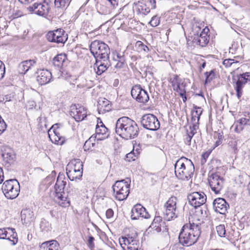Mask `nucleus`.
<instances>
[{
    "label": "nucleus",
    "instance_id": "f257e3e1",
    "mask_svg": "<svg viewBox=\"0 0 250 250\" xmlns=\"http://www.w3.org/2000/svg\"><path fill=\"white\" fill-rule=\"evenodd\" d=\"M115 131L122 138L129 140L138 136L139 128L134 121L127 117L124 116L119 118L117 121Z\"/></svg>",
    "mask_w": 250,
    "mask_h": 250
},
{
    "label": "nucleus",
    "instance_id": "f03ea898",
    "mask_svg": "<svg viewBox=\"0 0 250 250\" xmlns=\"http://www.w3.org/2000/svg\"><path fill=\"white\" fill-rule=\"evenodd\" d=\"M200 223L193 222L184 225L179 233V242L185 246H190L198 240L200 234Z\"/></svg>",
    "mask_w": 250,
    "mask_h": 250
},
{
    "label": "nucleus",
    "instance_id": "7ed1b4c3",
    "mask_svg": "<svg viewBox=\"0 0 250 250\" xmlns=\"http://www.w3.org/2000/svg\"><path fill=\"white\" fill-rule=\"evenodd\" d=\"M175 173L177 178L183 180H188L191 178L194 171V166L189 159L182 157L174 165Z\"/></svg>",
    "mask_w": 250,
    "mask_h": 250
},
{
    "label": "nucleus",
    "instance_id": "20e7f679",
    "mask_svg": "<svg viewBox=\"0 0 250 250\" xmlns=\"http://www.w3.org/2000/svg\"><path fill=\"white\" fill-rule=\"evenodd\" d=\"M66 185V181L63 174H59L54 188L55 190V199L58 204L62 207H68L70 200L68 199V194L64 192V189Z\"/></svg>",
    "mask_w": 250,
    "mask_h": 250
},
{
    "label": "nucleus",
    "instance_id": "39448f33",
    "mask_svg": "<svg viewBox=\"0 0 250 250\" xmlns=\"http://www.w3.org/2000/svg\"><path fill=\"white\" fill-rule=\"evenodd\" d=\"M130 178L117 181L112 186L115 198L119 201L125 199L129 193Z\"/></svg>",
    "mask_w": 250,
    "mask_h": 250
},
{
    "label": "nucleus",
    "instance_id": "423d86ee",
    "mask_svg": "<svg viewBox=\"0 0 250 250\" xmlns=\"http://www.w3.org/2000/svg\"><path fill=\"white\" fill-rule=\"evenodd\" d=\"M1 190L5 197L9 199L16 198L20 191V186L16 179L5 181L2 184Z\"/></svg>",
    "mask_w": 250,
    "mask_h": 250
},
{
    "label": "nucleus",
    "instance_id": "0eeeda50",
    "mask_svg": "<svg viewBox=\"0 0 250 250\" xmlns=\"http://www.w3.org/2000/svg\"><path fill=\"white\" fill-rule=\"evenodd\" d=\"M90 50L95 58H109V48L108 45L103 42L99 40L92 42L90 46Z\"/></svg>",
    "mask_w": 250,
    "mask_h": 250
},
{
    "label": "nucleus",
    "instance_id": "6e6552de",
    "mask_svg": "<svg viewBox=\"0 0 250 250\" xmlns=\"http://www.w3.org/2000/svg\"><path fill=\"white\" fill-rule=\"evenodd\" d=\"M177 199L175 196H171L164 205L163 215L164 219L171 221L177 218L176 204Z\"/></svg>",
    "mask_w": 250,
    "mask_h": 250
},
{
    "label": "nucleus",
    "instance_id": "1a4fd4ad",
    "mask_svg": "<svg viewBox=\"0 0 250 250\" xmlns=\"http://www.w3.org/2000/svg\"><path fill=\"white\" fill-rule=\"evenodd\" d=\"M141 124L146 129L157 130L160 127V122L157 118L153 114L144 115L141 120Z\"/></svg>",
    "mask_w": 250,
    "mask_h": 250
},
{
    "label": "nucleus",
    "instance_id": "9d476101",
    "mask_svg": "<svg viewBox=\"0 0 250 250\" xmlns=\"http://www.w3.org/2000/svg\"><path fill=\"white\" fill-rule=\"evenodd\" d=\"M131 94L133 99L141 103L146 104L149 100L147 92L142 88L140 85L133 86L131 90Z\"/></svg>",
    "mask_w": 250,
    "mask_h": 250
},
{
    "label": "nucleus",
    "instance_id": "9b49d317",
    "mask_svg": "<svg viewBox=\"0 0 250 250\" xmlns=\"http://www.w3.org/2000/svg\"><path fill=\"white\" fill-rule=\"evenodd\" d=\"M208 181L212 190L216 194L219 193L223 187L224 183L223 178L217 173H214L208 176Z\"/></svg>",
    "mask_w": 250,
    "mask_h": 250
},
{
    "label": "nucleus",
    "instance_id": "f8f14e48",
    "mask_svg": "<svg viewBox=\"0 0 250 250\" xmlns=\"http://www.w3.org/2000/svg\"><path fill=\"white\" fill-rule=\"evenodd\" d=\"M46 38L49 42L57 43H64L67 39V35L62 29H58L48 32L46 35Z\"/></svg>",
    "mask_w": 250,
    "mask_h": 250
},
{
    "label": "nucleus",
    "instance_id": "ddd939ff",
    "mask_svg": "<svg viewBox=\"0 0 250 250\" xmlns=\"http://www.w3.org/2000/svg\"><path fill=\"white\" fill-rule=\"evenodd\" d=\"M189 203L195 208L204 205L207 200L205 194L203 192H194L188 195Z\"/></svg>",
    "mask_w": 250,
    "mask_h": 250
},
{
    "label": "nucleus",
    "instance_id": "4468645a",
    "mask_svg": "<svg viewBox=\"0 0 250 250\" xmlns=\"http://www.w3.org/2000/svg\"><path fill=\"white\" fill-rule=\"evenodd\" d=\"M149 229H151L154 232L159 233L162 232L164 235L168 234V228L165 222L163 221L160 216H156L153 219Z\"/></svg>",
    "mask_w": 250,
    "mask_h": 250
},
{
    "label": "nucleus",
    "instance_id": "2eb2a0df",
    "mask_svg": "<svg viewBox=\"0 0 250 250\" xmlns=\"http://www.w3.org/2000/svg\"><path fill=\"white\" fill-rule=\"evenodd\" d=\"M173 89L178 92L180 96L183 95L186 92V83L184 79H181L178 76L174 75L170 80Z\"/></svg>",
    "mask_w": 250,
    "mask_h": 250
},
{
    "label": "nucleus",
    "instance_id": "dca6fc26",
    "mask_svg": "<svg viewBox=\"0 0 250 250\" xmlns=\"http://www.w3.org/2000/svg\"><path fill=\"white\" fill-rule=\"evenodd\" d=\"M70 114L77 122L83 121L87 116L86 110L79 104L72 105L70 107Z\"/></svg>",
    "mask_w": 250,
    "mask_h": 250
},
{
    "label": "nucleus",
    "instance_id": "f3484780",
    "mask_svg": "<svg viewBox=\"0 0 250 250\" xmlns=\"http://www.w3.org/2000/svg\"><path fill=\"white\" fill-rule=\"evenodd\" d=\"M59 124H56L52 126L48 131L50 139L57 145H62L64 138L62 137L60 132Z\"/></svg>",
    "mask_w": 250,
    "mask_h": 250
},
{
    "label": "nucleus",
    "instance_id": "a211bd4d",
    "mask_svg": "<svg viewBox=\"0 0 250 250\" xmlns=\"http://www.w3.org/2000/svg\"><path fill=\"white\" fill-rule=\"evenodd\" d=\"M28 9L30 12H34L39 16H45L48 14L49 6L45 1L43 3L36 2L32 6H29Z\"/></svg>",
    "mask_w": 250,
    "mask_h": 250
},
{
    "label": "nucleus",
    "instance_id": "6ab92c4d",
    "mask_svg": "<svg viewBox=\"0 0 250 250\" xmlns=\"http://www.w3.org/2000/svg\"><path fill=\"white\" fill-rule=\"evenodd\" d=\"M150 217V215L146 211V209L141 204L135 205L131 210V218L132 220H137L140 217L148 219Z\"/></svg>",
    "mask_w": 250,
    "mask_h": 250
},
{
    "label": "nucleus",
    "instance_id": "aec40b11",
    "mask_svg": "<svg viewBox=\"0 0 250 250\" xmlns=\"http://www.w3.org/2000/svg\"><path fill=\"white\" fill-rule=\"evenodd\" d=\"M208 28L206 27L203 29L199 36L194 37L192 42L195 46L199 45L203 47L208 44L209 42V36L208 35Z\"/></svg>",
    "mask_w": 250,
    "mask_h": 250
},
{
    "label": "nucleus",
    "instance_id": "412c9836",
    "mask_svg": "<svg viewBox=\"0 0 250 250\" xmlns=\"http://www.w3.org/2000/svg\"><path fill=\"white\" fill-rule=\"evenodd\" d=\"M96 61L94 64V67L96 71V73L100 75L111 65L109 58L99 59L96 58Z\"/></svg>",
    "mask_w": 250,
    "mask_h": 250
},
{
    "label": "nucleus",
    "instance_id": "4be33fe9",
    "mask_svg": "<svg viewBox=\"0 0 250 250\" xmlns=\"http://www.w3.org/2000/svg\"><path fill=\"white\" fill-rule=\"evenodd\" d=\"M213 206L216 212L222 214H225L229 208V204L224 199L222 198L215 199L213 203Z\"/></svg>",
    "mask_w": 250,
    "mask_h": 250
},
{
    "label": "nucleus",
    "instance_id": "5701e85b",
    "mask_svg": "<svg viewBox=\"0 0 250 250\" xmlns=\"http://www.w3.org/2000/svg\"><path fill=\"white\" fill-rule=\"evenodd\" d=\"M250 125V116L249 114L245 115L237 122H234L231 126L235 132L240 133L243 130L245 126Z\"/></svg>",
    "mask_w": 250,
    "mask_h": 250
},
{
    "label": "nucleus",
    "instance_id": "b1692460",
    "mask_svg": "<svg viewBox=\"0 0 250 250\" xmlns=\"http://www.w3.org/2000/svg\"><path fill=\"white\" fill-rule=\"evenodd\" d=\"M37 80L41 85L49 83L52 79L51 73L47 69H42L37 72Z\"/></svg>",
    "mask_w": 250,
    "mask_h": 250
},
{
    "label": "nucleus",
    "instance_id": "393cba45",
    "mask_svg": "<svg viewBox=\"0 0 250 250\" xmlns=\"http://www.w3.org/2000/svg\"><path fill=\"white\" fill-rule=\"evenodd\" d=\"M7 234H11V236H12V245L13 246L15 245L18 241V235L15 231V229L10 228L0 229V239H6Z\"/></svg>",
    "mask_w": 250,
    "mask_h": 250
},
{
    "label": "nucleus",
    "instance_id": "a878e982",
    "mask_svg": "<svg viewBox=\"0 0 250 250\" xmlns=\"http://www.w3.org/2000/svg\"><path fill=\"white\" fill-rule=\"evenodd\" d=\"M97 108L100 114H104L106 112L109 111L111 109L110 102L105 98H99L98 102Z\"/></svg>",
    "mask_w": 250,
    "mask_h": 250
},
{
    "label": "nucleus",
    "instance_id": "bb28decb",
    "mask_svg": "<svg viewBox=\"0 0 250 250\" xmlns=\"http://www.w3.org/2000/svg\"><path fill=\"white\" fill-rule=\"evenodd\" d=\"M101 125H97L95 129L96 135L95 138L97 140H102L107 138L109 135L108 129L105 125L101 123Z\"/></svg>",
    "mask_w": 250,
    "mask_h": 250
},
{
    "label": "nucleus",
    "instance_id": "cd10ccee",
    "mask_svg": "<svg viewBox=\"0 0 250 250\" xmlns=\"http://www.w3.org/2000/svg\"><path fill=\"white\" fill-rule=\"evenodd\" d=\"M21 221L26 225L30 224L35 220L33 212L29 209H23L21 211Z\"/></svg>",
    "mask_w": 250,
    "mask_h": 250
},
{
    "label": "nucleus",
    "instance_id": "c85d7f7f",
    "mask_svg": "<svg viewBox=\"0 0 250 250\" xmlns=\"http://www.w3.org/2000/svg\"><path fill=\"white\" fill-rule=\"evenodd\" d=\"M36 62L34 60H28L21 62L18 65V72L20 74H25L28 70L33 66Z\"/></svg>",
    "mask_w": 250,
    "mask_h": 250
},
{
    "label": "nucleus",
    "instance_id": "c756f323",
    "mask_svg": "<svg viewBox=\"0 0 250 250\" xmlns=\"http://www.w3.org/2000/svg\"><path fill=\"white\" fill-rule=\"evenodd\" d=\"M67 168H73L77 170L79 174H83V165L79 159H74L67 165Z\"/></svg>",
    "mask_w": 250,
    "mask_h": 250
},
{
    "label": "nucleus",
    "instance_id": "7c9ffc66",
    "mask_svg": "<svg viewBox=\"0 0 250 250\" xmlns=\"http://www.w3.org/2000/svg\"><path fill=\"white\" fill-rule=\"evenodd\" d=\"M236 81L233 84L234 88L236 92V95L238 99L240 98L243 94V88L246 83L245 81H243L239 77H237Z\"/></svg>",
    "mask_w": 250,
    "mask_h": 250
},
{
    "label": "nucleus",
    "instance_id": "2f4dec72",
    "mask_svg": "<svg viewBox=\"0 0 250 250\" xmlns=\"http://www.w3.org/2000/svg\"><path fill=\"white\" fill-rule=\"evenodd\" d=\"M66 59V55L65 54H60L57 55L53 60V63L54 66L61 68Z\"/></svg>",
    "mask_w": 250,
    "mask_h": 250
},
{
    "label": "nucleus",
    "instance_id": "473e14b6",
    "mask_svg": "<svg viewBox=\"0 0 250 250\" xmlns=\"http://www.w3.org/2000/svg\"><path fill=\"white\" fill-rule=\"evenodd\" d=\"M120 242L121 243V246L122 245V242L124 243L125 245H127V249L129 246L137 247L136 240L134 237H133L132 236H130L129 235H127V237H122V240H120Z\"/></svg>",
    "mask_w": 250,
    "mask_h": 250
},
{
    "label": "nucleus",
    "instance_id": "72a5a7b5",
    "mask_svg": "<svg viewBox=\"0 0 250 250\" xmlns=\"http://www.w3.org/2000/svg\"><path fill=\"white\" fill-rule=\"evenodd\" d=\"M202 112L203 109L201 107L194 105L193 109L191 111V121H197L199 122Z\"/></svg>",
    "mask_w": 250,
    "mask_h": 250
},
{
    "label": "nucleus",
    "instance_id": "f704fd0d",
    "mask_svg": "<svg viewBox=\"0 0 250 250\" xmlns=\"http://www.w3.org/2000/svg\"><path fill=\"white\" fill-rule=\"evenodd\" d=\"M42 247L44 248H46L48 250H59L60 248L59 244L57 241L54 240L43 243Z\"/></svg>",
    "mask_w": 250,
    "mask_h": 250
},
{
    "label": "nucleus",
    "instance_id": "c9c22d12",
    "mask_svg": "<svg viewBox=\"0 0 250 250\" xmlns=\"http://www.w3.org/2000/svg\"><path fill=\"white\" fill-rule=\"evenodd\" d=\"M66 174L67 175L69 179L73 181L75 179H79L82 176L83 174H79L77 173L78 171L75 169H73V168H67V167L66 168Z\"/></svg>",
    "mask_w": 250,
    "mask_h": 250
},
{
    "label": "nucleus",
    "instance_id": "e433bc0d",
    "mask_svg": "<svg viewBox=\"0 0 250 250\" xmlns=\"http://www.w3.org/2000/svg\"><path fill=\"white\" fill-rule=\"evenodd\" d=\"M135 46L138 52L146 53L149 51V48L141 41H137Z\"/></svg>",
    "mask_w": 250,
    "mask_h": 250
},
{
    "label": "nucleus",
    "instance_id": "4c0bfd02",
    "mask_svg": "<svg viewBox=\"0 0 250 250\" xmlns=\"http://www.w3.org/2000/svg\"><path fill=\"white\" fill-rule=\"evenodd\" d=\"M95 137H94L93 136H92L91 137H90L88 140H87L84 143L83 146V148L84 150H89L92 148V147H94L95 143L93 142L95 141Z\"/></svg>",
    "mask_w": 250,
    "mask_h": 250
},
{
    "label": "nucleus",
    "instance_id": "58836bf2",
    "mask_svg": "<svg viewBox=\"0 0 250 250\" xmlns=\"http://www.w3.org/2000/svg\"><path fill=\"white\" fill-rule=\"evenodd\" d=\"M67 190L68 193L70 195L75 194L78 190V184L76 183H69Z\"/></svg>",
    "mask_w": 250,
    "mask_h": 250
},
{
    "label": "nucleus",
    "instance_id": "ea45409f",
    "mask_svg": "<svg viewBox=\"0 0 250 250\" xmlns=\"http://www.w3.org/2000/svg\"><path fill=\"white\" fill-rule=\"evenodd\" d=\"M125 60V57L124 55H122L120 53L115 51L112 53V60L114 62H118L121 60Z\"/></svg>",
    "mask_w": 250,
    "mask_h": 250
},
{
    "label": "nucleus",
    "instance_id": "a19ab883",
    "mask_svg": "<svg viewBox=\"0 0 250 250\" xmlns=\"http://www.w3.org/2000/svg\"><path fill=\"white\" fill-rule=\"evenodd\" d=\"M70 1V0H55L54 4L56 7L59 8L68 6Z\"/></svg>",
    "mask_w": 250,
    "mask_h": 250
},
{
    "label": "nucleus",
    "instance_id": "79ce46f5",
    "mask_svg": "<svg viewBox=\"0 0 250 250\" xmlns=\"http://www.w3.org/2000/svg\"><path fill=\"white\" fill-rule=\"evenodd\" d=\"M216 231L220 237H225L226 229L224 225H220L216 227Z\"/></svg>",
    "mask_w": 250,
    "mask_h": 250
},
{
    "label": "nucleus",
    "instance_id": "37998d69",
    "mask_svg": "<svg viewBox=\"0 0 250 250\" xmlns=\"http://www.w3.org/2000/svg\"><path fill=\"white\" fill-rule=\"evenodd\" d=\"M4 159H6L7 163H12L15 159V155L13 153L7 152L4 154Z\"/></svg>",
    "mask_w": 250,
    "mask_h": 250
},
{
    "label": "nucleus",
    "instance_id": "c03bdc74",
    "mask_svg": "<svg viewBox=\"0 0 250 250\" xmlns=\"http://www.w3.org/2000/svg\"><path fill=\"white\" fill-rule=\"evenodd\" d=\"M237 77L240 78L243 81H245L246 83L250 82V72H246L237 76Z\"/></svg>",
    "mask_w": 250,
    "mask_h": 250
},
{
    "label": "nucleus",
    "instance_id": "a18cd8bd",
    "mask_svg": "<svg viewBox=\"0 0 250 250\" xmlns=\"http://www.w3.org/2000/svg\"><path fill=\"white\" fill-rule=\"evenodd\" d=\"M205 76L206 77L205 83H207L210 82L214 78V72L213 70L207 72L205 73Z\"/></svg>",
    "mask_w": 250,
    "mask_h": 250
},
{
    "label": "nucleus",
    "instance_id": "49530a36",
    "mask_svg": "<svg viewBox=\"0 0 250 250\" xmlns=\"http://www.w3.org/2000/svg\"><path fill=\"white\" fill-rule=\"evenodd\" d=\"M238 62V61H235L234 59H228L225 60L223 61V63L226 67H229L233 64L237 63Z\"/></svg>",
    "mask_w": 250,
    "mask_h": 250
},
{
    "label": "nucleus",
    "instance_id": "de8ad7c7",
    "mask_svg": "<svg viewBox=\"0 0 250 250\" xmlns=\"http://www.w3.org/2000/svg\"><path fill=\"white\" fill-rule=\"evenodd\" d=\"M5 73V65L2 61L0 60V80L2 79Z\"/></svg>",
    "mask_w": 250,
    "mask_h": 250
},
{
    "label": "nucleus",
    "instance_id": "09e8293b",
    "mask_svg": "<svg viewBox=\"0 0 250 250\" xmlns=\"http://www.w3.org/2000/svg\"><path fill=\"white\" fill-rule=\"evenodd\" d=\"M136 158L137 157L134 155V153L131 152L126 155L125 160L128 162L133 161L135 160Z\"/></svg>",
    "mask_w": 250,
    "mask_h": 250
},
{
    "label": "nucleus",
    "instance_id": "8fccbe9b",
    "mask_svg": "<svg viewBox=\"0 0 250 250\" xmlns=\"http://www.w3.org/2000/svg\"><path fill=\"white\" fill-rule=\"evenodd\" d=\"M149 23L152 27L157 26L159 24V18L156 16L153 17L150 21Z\"/></svg>",
    "mask_w": 250,
    "mask_h": 250
},
{
    "label": "nucleus",
    "instance_id": "3c124183",
    "mask_svg": "<svg viewBox=\"0 0 250 250\" xmlns=\"http://www.w3.org/2000/svg\"><path fill=\"white\" fill-rule=\"evenodd\" d=\"M115 64L114 65V67L117 69H120L123 67H124L125 63V60H123L121 59V60L119 62H115Z\"/></svg>",
    "mask_w": 250,
    "mask_h": 250
},
{
    "label": "nucleus",
    "instance_id": "603ef678",
    "mask_svg": "<svg viewBox=\"0 0 250 250\" xmlns=\"http://www.w3.org/2000/svg\"><path fill=\"white\" fill-rule=\"evenodd\" d=\"M6 124L0 116V134H1L6 128Z\"/></svg>",
    "mask_w": 250,
    "mask_h": 250
},
{
    "label": "nucleus",
    "instance_id": "864d4df0",
    "mask_svg": "<svg viewBox=\"0 0 250 250\" xmlns=\"http://www.w3.org/2000/svg\"><path fill=\"white\" fill-rule=\"evenodd\" d=\"M94 240H95V239L93 236H89L87 245H88V248L89 249H90L91 250H92L95 247V245L94 243Z\"/></svg>",
    "mask_w": 250,
    "mask_h": 250
},
{
    "label": "nucleus",
    "instance_id": "5fc2aeb1",
    "mask_svg": "<svg viewBox=\"0 0 250 250\" xmlns=\"http://www.w3.org/2000/svg\"><path fill=\"white\" fill-rule=\"evenodd\" d=\"M198 122L197 121H191L192 125L189 127V129H192L196 131L198 128Z\"/></svg>",
    "mask_w": 250,
    "mask_h": 250
},
{
    "label": "nucleus",
    "instance_id": "6e6d98bb",
    "mask_svg": "<svg viewBox=\"0 0 250 250\" xmlns=\"http://www.w3.org/2000/svg\"><path fill=\"white\" fill-rule=\"evenodd\" d=\"M12 98H13V97L11 95H6L4 98L5 102L4 104L5 105H9L8 103L9 102H11L13 101Z\"/></svg>",
    "mask_w": 250,
    "mask_h": 250
},
{
    "label": "nucleus",
    "instance_id": "4d7b16f0",
    "mask_svg": "<svg viewBox=\"0 0 250 250\" xmlns=\"http://www.w3.org/2000/svg\"><path fill=\"white\" fill-rule=\"evenodd\" d=\"M114 214V212L113 210L111 208L108 209L106 211V216L107 218H111L113 217Z\"/></svg>",
    "mask_w": 250,
    "mask_h": 250
},
{
    "label": "nucleus",
    "instance_id": "13d9d810",
    "mask_svg": "<svg viewBox=\"0 0 250 250\" xmlns=\"http://www.w3.org/2000/svg\"><path fill=\"white\" fill-rule=\"evenodd\" d=\"M192 138V137L191 136H190L188 134L186 135L185 138L184 139L185 143L186 145L189 146L190 145L191 140Z\"/></svg>",
    "mask_w": 250,
    "mask_h": 250
},
{
    "label": "nucleus",
    "instance_id": "bf43d9fd",
    "mask_svg": "<svg viewBox=\"0 0 250 250\" xmlns=\"http://www.w3.org/2000/svg\"><path fill=\"white\" fill-rule=\"evenodd\" d=\"M22 16V13L20 11H18L16 12L15 13H13L11 17L12 19H14L16 18H17L18 17H20Z\"/></svg>",
    "mask_w": 250,
    "mask_h": 250
},
{
    "label": "nucleus",
    "instance_id": "052dcab7",
    "mask_svg": "<svg viewBox=\"0 0 250 250\" xmlns=\"http://www.w3.org/2000/svg\"><path fill=\"white\" fill-rule=\"evenodd\" d=\"M4 176L3 175L2 169L0 167V184L3 181Z\"/></svg>",
    "mask_w": 250,
    "mask_h": 250
},
{
    "label": "nucleus",
    "instance_id": "680f3d73",
    "mask_svg": "<svg viewBox=\"0 0 250 250\" xmlns=\"http://www.w3.org/2000/svg\"><path fill=\"white\" fill-rule=\"evenodd\" d=\"M190 131L189 133H188V134L189 135L192 137H193V135L195 134L196 131L192 129H190Z\"/></svg>",
    "mask_w": 250,
    "mask_h": 250
},
{
    "label": "nucleus",
    "instance_id": "e2e57ef3",
    "mask_svg": "<svg viewBox=\"0 0 250 250\" xmlns=\"http://www.w3.org/2000/svg\"><path fill=\"white\" fill-rule=\"evenodd\" d=\"M222 143V141L219 138L218 140H217L215 142V146H217L220 145Z\"/></svg>",
    "mask_w": 250,
    "mask_h": 250
},
{
    "label": "nucleus",
    "instance_id": "0e129e2a",
    "mask_svg": "<svg viewBox=\"0 0 250 250\" xmlns=\"http://www.w3.org/2000/svg\"><path fill=\"white\" fill-rule=\"evenodd\" d=\"M183 98V101L184 102H186L187 101V97L186 96V93L183 94V95L180 96Z\"/></svg>",
    "mask_w": 250,
    "mask_h": 250
},
{
    "label": "nucleus",
    "instance_id": "69168bd1",
    "mask_svg": "<svg viewBox=\"0 0 250 250\" xmlns=\"http://www.w3.org/2000/svg\"><path fill=\"white\" fill-rule=\"evenodd\" d=\"M11 234H7V238L6 239L9 240L10 241L12 242V240H13L12 236H11Z\"/></svg>",
    "mask_w": 250,
    "mask_h": 250
},
{
    "label": "nucleus",
    "instance_id": "338daca9",
    "mask_svg": "<svg viewBox=\"0 0 250 250\" xmlns=\"http://www.w3.org/2000/svg\"><path fill=\"white\" fill-rule=\"evenodd\" d=\"M42 119H43V118L42 117H39L38 118L37 121H38V122L39 124L41 123L42 120Z\"/></svg>",
    "mask_w": 250,
    "mask_h": 250
},
{
    "label": "nucleus",
    "instance_id": "774afa93",
    "mask_svg": "<svg viewBox=\"0 0 250 250\" xmlns=\"http://www.w3.org/2000/svg\"><path fill=\"white\" fill-rule=\"evenodd\" d=\"M44 222L48 224H49L48 222H46L45 220H42L41 224V227L42 228V225L44 223Z\"/></svg>",
    "mask_w": 250,
    "mask_h": 250
}]
</instances>
